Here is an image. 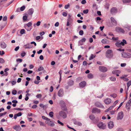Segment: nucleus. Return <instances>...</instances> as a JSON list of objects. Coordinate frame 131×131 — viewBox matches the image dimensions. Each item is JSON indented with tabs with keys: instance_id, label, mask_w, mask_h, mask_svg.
<instances>
[{
	"instance_id": "nucleus-10",
	"label": "nucleus",
	"mask_w": 131,
	"mask_h": 131,
	"mask_svg": "<svg viewBox=\"0 0 131 131\" xmlns=\"http://www.w3.org/2000/svg\"><path fill=\"white\" fill-rule=\"evenodd\" d=\"M46 123L51 126H54L55 125L53 121H50H50H46Z\"/></svg>"
},
{
	"instance_id": "nucleus-15",
	"label": "nucleus",
	"mask_w": 131,
	"mask_h": 131,
	"mask_svg": "<svg viewBox=\"0 0 131 131\" xmlns=\"http://www.w3.org/2000/svg\"><path fill=\"white\" fill-rule=\"evenodd\" d=\"M13 128L16 131H19L21 129L20 126L19 125H15L13 127Z\"/></svg>"
},
{
	"instance_id": "nucleus-14",
	"label": "nucleus",
	"mask_w": 131,
	"mask_h": 131,
	"mask_svg": "<svg viewBox=\"0 0 131 131\" xmlns=\"http://www.w3.org/2000/svg\"><path fill=\"white\" fill-rule=\"evenodd\" d=\"M86 83L85 81H83L80 83L79 85L80 88H83L86 85Z\"/></svg>"
},
{
	"instance_id": "nucleus-56",
	"label": "nucleus",
	"mask_w": 131,
	"mask_h": 131,
	"mask_svg": "<svg viewBox=\"0 0 131 131\" xmlns=\"http://www.w3.org/2000/svg\"><path fill=\"white\" fill-rule=\"evenodd\" d=\"M83 45V43L81 40H80L78 42V45L80 46Z\"/></svg>"
},
{
	"instance_id": "nucleus-18",
	"label": "nucleus",
	"mask_w": 131,
	"mask_h": 131,
	"mask_svg": "<svg viewBox=\"0 0 131 131\" xmlns=\"http://www.w3.org/2000/svg\"><path fill=\"white\" fill-rule=\"evenodd\" d=\"M0 45L2 49H5L7 46L6 44L4 42L0 43Z\"/></svg>"
},
{
	"instance_id": "nucleus-9",
	"label": "nucleus",
	"mask_w": 131,
	"mask_h": 131,
	"mask_svg": "<svg viewBox=\"0 0 131 131\" xmlns=\"http://www.w3.org/2000/svg\"><path fill=\"white\" fill-rule=\"evenodd\" d=\"M100 112L101 110L100 109H98L96 107H94L93 108L92 112L93 113H100Z\"/></svg>"
},
{
	"instance_id": "nucleus-59",
	"label": "nucleus",
	"mask_w": 131,
	"mask_h": 131,
	"mask_svg": "<svg viewBox=\"0 0 131 131\" xmlns=\"http://www.w3.org/2000/svg\"><path fill=\"white\" fill-rule=\"evenodd\" d=\"M117 131H123L124 130L123 128H118L116 129Z\"/></svg>"
},
{
	"instance_id": "nucleus-60",
	"label": "nucleus",
	"mask_w": 131,
	"mask_h": 131,
	"mask_svg": "<svg viewBox=\"0 0 131 131\" xmlns=\"http://www.w3.org/2000/svg\"><path fill=\"white\" fill-rule=\"evenodd\" d=\"M69 17L67 20V21H68L69 22H70L72 20V19L70 17V16L69 15Z\"/></svg>"
},
{
	"instance_id": "nucleus-13",
	"label": "nucleus",
	"mask_w": 131,
	"mask_h": 131,
	"mask_svg": "<svg viewBox=\"0 0 131 131\" xmlns=\"http://www.w3.org/2000/svg\"><path fill=\"white\" fill-rule=\"evenodd\" d=\"M108 126L110 129L112 128L114 126L113 122L112 121H110L107 124Z\"/></svg>"
},
{
	"instance_id": "nucleus-26",
	"label": "nucleus",
	"mask_w": 131,
	"mask_h": 131,
	"mask_svg": "<svg viewBox=\"0 0 131 131\" xmlns=\"http://www.w3.org/2000/svg\"><path fill=\"white\" fill-rule=\"evenodd\" d=\"M32 25V23L31 22H30L27 24H25L24 25V26H26L28 27H31V26Z\"/></svg>"
},
{
	"instance_id": "nucleus-24",
	"label": "nucleus",
	"mask_w": 131,
	"mask_h": 131,
	"mask_svg": "<svg viewBox=\"0 0 131 131\" xmlns=\"http://www.w3.org/2000/svg\"><path fill=\"white\" fill-rule=\"evenodd\" d=\"M59 73L60 74V78L59 80V83H60V81L61 80V74L62 73V70H60L59 72Z\"/></svg>"
},
{
	"instance_id": "nucleus-21",
	"label": "nucleus",
	"mask_w": 131,
	"mask_h": 131,
	"mask_svg": "<svg viewBox=\"0 0 131 131\" xmlns=\"http://www.w3.org/2000/svg\"><path fill=\"white\" fill-rule=\"evenodd\" d=\"M99 121V118L97 117L95 118L92 121L93 123L94 124L97 123Z\"/></svg>"
},
{
	"instance_id": "nucleus-2",
	"label": "nucleus",
	"mask_w": 131,
	"mask_h": 131,
	"mask_svg": "<svg viewBox=\"0 0 131 131\" xmlns=\"http://www.w3.org/2000/svg\"><path fill=\"white\" fill-rule=\"evenodd\" d=\"M97 126L100 129H104L106 128V125L102 122H99L97 124Z\"/></svg>"
},
{
	"instance_id": "nucleus-12",
	"label": "nucleus",
	"mask_w": 131,
	"mask_h": 131,
	"mask_svg": "<svg viewBox=\"0 0 131 131\" xmlns=\"http://www.w3.org/2000/svg\"><path fill=\"white\" fill-rule=\"evenodd\" d=\"M64 94V92L62 89H61L58 91V95L59 97H62Z\"/></svg>"
},
{
	"instance_id": "nucleus-44",
	"label": "nucleus",
	"mask_w": 131,
	"mask_h": 131,
	"mask_svg": "<svg viewBox=\"0 0 131 131\" xmlns=\"http://www.w3.org/2000/svg\"><path fill=\"white\" fill-rule=\"evenodd\" d=\"M25 8V6L24 5L23 6L21 7L20 9V10L21 11H23L24 10Z\"/></svg>"
},
{
	"instance_id": "nucleus-36",
	"label": "nucleus",
	"mask_w": 131,
	"mask_h": 131,
	"mask_svg": "<svg viewBox=\"0 0 131 131\" xmlns=\"http://www.w3.org/2000/svg\"><path fill=\"white\" fill-rule=\"evenodd\" d=\"M131 85V81H129L127 83V90H128L129 86Z\"/></svg>"
},
{
	"instance_id": "nucleus-31",
	"label": "nucleus",
	"mask_w": 131,
	"mask_h": 131,
	"mask_svg": "<svg viewBox=\"0 0 131 131\" xmlns=\"http://www.w3.org/2000/svg\"><path fill=\"white\" fill-rule=\"evenodd\" d=\"M110 79L111 81L114 82L116 81V78L112 76L110 78Z\"/></svg>"
},
{
	"instance_id": "nucleus-43",
	"label": "nucleus",
	"mask_w": 131,
	"mask_h": 131,
	"mask_svg": "<svg viewBox=\"0 0 131 131\" xmlns=\"http://www.w3.org/2000/svg\"><path fill=\"white\" fill-rule=\"evenodd\" d=\"M121 78L123 79V80L124 81H125L126 82L128 81L129 80V79L128 78H125L124 77H121Z\"/></svg>"
},
{
	"instance_id": "nucleus-7",
	"label": "nucleus",
	"mask_w": 131,
	"mask_h": 131,
	"mask_svg": "<svg viewBox=\"0 0 131 131\" xmlns=\"http://www.w3.org/2000/svg\"><path fill=\"white\" fill-rule=\"evenodd\" d=\"M95 106L100 108H104V106L99 102H95Z\"/></svg>"
},
{
	"instance_id": "nucleus-19",
	"label": "nucleus",
	"mask_w": 131,
	"mask_h": 131,
	"mask_svg": "<svg viewBox=\"0 0 131 131\" xmlns=\"http://www.w3.org/2000/svg\"><path fill=\"white\" fill-rule=\"evenodd\" d=\"M116 30L117 31H119L123 33H124L125 32V31L124 30V29L120 27H119L117 28H116Z\"/></svg>"
},
{
	"instance_id": "nucleus-55",
	"label": "nucleus",
	"mask_w": 131,
	"mask_h": 131,
	"mask_svg": "<svg viewBox=\"0 0 131 131\" xmlns=\"http://www.w3.org/2000/svg\"><path fill=\"white\" fill-rule=\"evenodd\" d=\"M84 33L83 31L82 30H80L79 32V35H82Z\"/></svg>"
},
{
	"instance_id": "nucleus-22",
	"label": "nucleus",
	"mask_w": 131,
	"mask_h": 131,
	"mask_svg": "<svg viewBox=\"0 0 131 131\" xmlns=\"http://www.w3.org/2000/svg\"><path fill=\"white\" fill-rule=\"evenodd\" d=\"M59 104L61 107L66 105L65 102L62 100H61L60 101Z\"/></svg>"
},
{
	"instance_id": "nucleus-17",
	"label": "nucleus",
	"mask_w": 131,
	"mask_h": 131,
	"mask_svg": "<svg viewBox=\"0 0 131 131\" xmlns=\"http://www.w3.org/2000/svg\"><path fill=\"white\" fill-rule=\"evenodd\" d=\"M32 47V46L30 43H28L23 46V47L25 49L31 48Z\"/></svg>"
},
{
	"instance_id": "nucleus-39",
	"label": "nucleus",
	"mask_w": 131,
	"mask_h": 131,
	"mask_svg": "<svg viewBox=\"0 0 131 131\" xmlns=\"http://www.w3.org/2000/svg\"><path fill=\"white\" fill-rule=\"evenodd\" d=\"M131 58V54L129 53H127L126 58Z\"/></svg>"
},
{
	"instance_id": "nucleus-48",
	"label": "nucleus",
	"mask_w": 131,
	"mask_h": 131,
	"mask_svg": "<svg viewBox=\"0 0 131 131\" xmlns=\"http://www.w3.org/2000/svg\"><path fill=\"white\" fill-rule=\"evenodd\" d=\"M95 20L96 22L98 23V22L97 21L98 20H101V18L100 17H98L95 18Z\"/></svg>"
},
{
	"instance_id": "nucleus-37",
	"label": "nucleus",
	"mask_w": 131,
	"mask_h": 131,
	"mask_svg": "<svg viewBox=\"0 0 131 131\" xmlns=\"http://www.w3.org/2000/svg\"><path fill=\"white\" fill-rule=\"evenodd\" d=\"M115 45L117 47H121V45H120V42H117L115 43Z\"/></svg>"
},
{
	"instance_id": "nucleus-52",
	"label": "nucleus",
	"mask_w": 131,
	"mask_h": 131,
	"mask_svg": "<svg viewBox=\"0 0 131 131\" xmlns=\"http://www.w3.org/2000/svg\"><path fill=\"white\" fill-rule=\"evenodd\" d=\"M70 6V5L69 4H68L64 6V8L65 9H67Z\"/></svg>"
},
{
	"instance_id": "nucleus-45",
	"label": "nucleus",
	"mask_w": 131,
	"mask_h": 131,
	"mask_svg": "<svg viewBox=\"0 0 131 131\" xmlns=\"http://www.w3.org/2000/svg\"><path fill=\"white\" fill-rule=\"evenodd\" d=\"M49 115L51 117H53V112H50L49 113Z\"/></svg>"
},
{
	"instance_id": "nucleus-33",
	"label": "nucleus",
	"mask_w": 131,
	"mask_h": 131,
	"mask_svg": "<svg viewBox=\"0 0 131 131\" xmlns=\"http://www.w3.org/2000/svg\"><path fill=\"white\" fill-rule=\"evenodd\" d=\"M130 106V103L129 102H128L127 103L126 105V108L127 109H129V108Z\"/></svg>"
},
{
	"instance_id": "nucleus-47",
	"label": "nucleus",
	"mask_w": 131,
	"mask_h": 131,
	"mask_svg": "<svg viewBox=\"0 0 131 131\" xmlns=\"http://www.w3.org/2000/svg\"><path fill=\"white\" fill-rule=\"evenodd\" d=\"M25 30L24 29H22L20 30V34L22 35L23 34L25 33Z\"/></svg>"
},
{
	"instance_id": "nucleus-6",
	"label": "nucleus",
	"mask_w": 131,
	"mask_h": 131,
	"mask_svg": "<svg viewBox=\"0 0 131 131\" xmlns=\"http://www.w3.org/2000/svg\"><path fill=\"white\" fill-rule=\"evenodd\" d=\"M117 11V8L115 7H113L111 9L110 12L111 14L114 15L116 14Z\"/></svg>"
},
{
	"instance_id": "nucleus-23",
	"label": "nucleus",
	"mask_w": 131,
	"mask_h": 131,
	"mask_svg": "<svg viewBox=\"0 0 131 131\" xmlns=\"http://www.w3.org/2000/svg\"><path fill=\"white\" fill-rule=\"evenodd\" d=\"M74 81L71 80H69L68 83V85L70 86L74 84Z\"/></svg>"
},
{
	"instance_id": "nucleus-38",
	"label": "nucleus",
	"mask_w": 131,
	"mask_h": 131,
	"mask_svg": "<svg viewBox=\"0 0 131 131\" xmlns=\"http://www.w3.org/2000/svg\"><path fill=\"white\" fill-rule=\"evenodd\" d=\"M44 69V68L42 66H40L38 69L37 71H40Z\"/></svg>"
},
{
	"instance_id": "nucleus-20",
	"label": "nucleus",
	"mask_w": 131,
	"mask_h": 131,
	"mask_svg": "<svg viewBox=\"0 0 131 131\" xmlns=\"http://www.w3.org/2000/svg\"><path fill=\"white\" fill-rule=\"evenodd\" d=\"M120 43L121 46L122 45V46H124L125 45V44H127V42L126 40L123 39L122 41L120 42Z\"/></svg>"
},
{
	"instance_id": "nucleus-35",
	"label": "nucleus",
	"mask_w": 131,
	"mask_h": 131,
	"mask_svg": "<svg viewBox=\"0 0 131 131\" xmlns=\"http://www.w3.org/2000/svg\"><path fill=\"white\" fill-rule=\"evenodd\" d=\"M24 28L27 31H30L32 29V27L24 26Z\"/></svg>"
},
{
	"instance_id": "nucleus-41",
	"label": "nucleus",
	"mask_w": 131,
	"mask_h": 131,
	"mask_svg": "<svg viewBox=\"0 0 131 131\" xmlns=\"http://www.w3.org/2000/svg\"><path fill=\"white\" fill-rule=\"evenodd\" d=\"M131 0H123V3H129L131 1Z\"/></svg>"
},
{
	"instance_id": "nucleus-11",
	"label": "nucleus",
	"mask_w": 131,
	"mask_h": 131,
	"mask_svg": "<svg viewBox=\"0 0 131 131\" xmlns=\"http://www.w3.org/2000/svg\"><path fill=\"white\" fill-rule=\"evenodd\" d=\"M34 11V9L33 8H31L29 9L27 11L28 15L31 16V17L32 16V15Z\"/></svg>"
},
{
	"instance_id": "nucleus-58",
	"label": "nucleus",
	"mask_w": 131,
	"mask_h": 131,
	"mask_svg": "<svg viewBox=\"0 0 131 131\" xmlns=\"http://www.w3.org/2000/svg\"><path fill=\"white\" fill-rule=\"evenodd\" d=\"M7 19V17L6 16H5L3 17V21H6Z\"/></svg>"
},
{
	"instance_id": "nucleus-25",
	"label": "nucleus",
	"mask_w": 131,
	"mask_h": 131,
	"mask_svg": "<svg viewBox=\"0 0 131 131\" xmlns=\"http://www.w3.org/2000/svg\"><path fill=\"white\" fill-rule=\"evenodd\" d=\"M74 123L75 124L78 125V126H81L82 125V124L80 122L77 121L76 120H74Z\"/></svg>"
},
{
	"instance_id": "nucleus-61",
	"label": "nucleus",
	"mask_w": 131,
	"mask_h": 131,
	"mask_svg": "<svg viewBox=\"0 0 131 131\" xmlns=\"http://www.w3.org/2000/svg\"><path fill=\"white\" fill-rule=\"evenodd\" d=\"M119 102V101L118 100H117L116 101L113 103V105L114 106L116 104L118 103Z\"/></svg>"
},
{
	"instance_id": "nucleus-63",
	"label": "nucleus",
	"mask_w": 131,
	"mask_h": 131,
	"mask_svg": "<svg viewBox=\"0 0 131 131\" xmlns=\"http://www.w3.org/2000/svg\"><path fill=\"white\" fill-rule=\"evenodd\" d=\"M17 117L21 116L22 115V113L21 112H19L17 114H16Z\"/></svg>"
},
{
	"instance_id": "nucleus-50",
	"label": "nucleus",
	"mask_w": 131,
	"mask_h": 131,
	"mask_svg": "<svg viewBox=\"0 0 131 131\" xmlns=\"http://www.w3.org/2000/svg\"><path fill=\"white\" fill-rule=\"evenodd\" d=\"M14 1V0H12V1H10V2L6 4L7 6H8L11 4H12L13 2Z\"/></svg>"
},
{
	"instance_id": "nucleus-54",
	"label": "nucleus",
	"mask_w": 131,
	"mask_h": 131,
	"mask_svg": "<svg viewBox=\"0 0 131 131\" xmlns=\"http://www.w3.org/2000/svg\"><path fill=\"white\" fill-rule=\"evenodd\" d=\"M100 77L103 78V77H106V75L104 74H101L100 75Z\"/></svg>"
},
{
	"instance_id": "nucleus-4",
	"label": "nucleus",
	"mask_w": 131,
	"mask_h": 131,
	"mask_svg": "<svg viewBox=\"0 0 131 131\" xmlns=\"http://www.w3.org/2000/svg\"><path fill=\"white\" fill-rule=\"evenodd\" d=\"M124 116L123 112L122 111H121L118 113L117 117V120H122Z\"/></svg>"
},
{
	"instance_id": "nucleus-57",
	"label": "nucleus",
	"mask_w": 131,
	"mask_h": 131,
	"mask_svg": "<svg viewBox=\"0 0 131 131\" xmlns=\"http://www.w3.org/2000/svg\"><path fill=\"white\" fill-rule=\"evenodd\" d=\"M22 61L23 60L21 59H18L16 60V61L17 62H22Z\"/></svg>"
},
{
	"instance_id": "nucleus-5",
	"label": "nucleus",
	"mask_w": 131,
	"mask_h": 131,
	"mask_svg": "<svg viewBox=\"0 0 131 131\" xmlns=\"http://www.w3.org/2000/svg\"><path fill=\"white\" fill-rule=\"evenodd\" d=\"M99 70L102 72H105L107 71V68L103 66H100L99 67Z\"/></svg>"
},
{
	"instance_id": "nucleus-53",
	"label": "nucleus",
	"mask_w": 131,
	"mask_h": 131,
	"mask_svg": "<svg viewBox=\"0 0 131 131\" xmlns=\"http://www.w3.org/2000/svg\"><path fill=\"white\" fill-rule=\"evenodd\" d=\"M17 91L15 90H13L12 92V94L14 95H16L17 94Z\"/></svg>"
},
{
	"instance_id": "nucleus-42",
	"label": "nucleus",
	"mask_w": 131,
	"mask_h": 131,
	"mask_svg": "<svg viewBox=\"0 0 131 131\" xmlns=\"http://www.w3.org/2000/svg\"><path fill=\"white\" fill-rule=\"evenodd\" d=\"M42 118L46 120V121H50V119H49L47 117H46L45 116H42Z\"/></svg>"
},
{
	"instance_id": "nucleus-32",
	"label": "nucleus",
	"mask_w": 131,
	"mask_h": 131,
	"mask_svg": "<svg viewBox=\"0 0 131 131\" xmlns=\"http://www.w3.org/2000/svg\"><path fill=\"white\" fill-rule=\"evenodd\" d=\"M61 109L63 111H67L68 110V109L67 108V107L66 106V105L62 107H61Z\"/></svg>"
},
{
	"instance_id": "nucleus-30",
	"label": "nucleus",
	"mask_w": 131,
	"mask_h": 131,
	"mask_svg": "<svg viewBox=\"0 0 131 131\" xmlns=\"http://www.w3.org/2000/svg\"><path fill=\"white\" fill-rule=\"evenodd\" d=\"M87 77L89 79H92L93 78V75L91 73L89 74L88 75Z\"/></svg>"
},
{
	"instance_id": "nucleus-62",
	"label": "nucleus",
	"mask_w": 131,
	"mask_h": 131,
	"mask_svg": "<svg viewBox=\"0 0 131 131\" xmlns=\"http://www.w3.org/2000/svg\"><path fill=\"white\" fill-rule=\"evenodd\" d=\"M39 123H40V126H45V125L43 122H41V121H39Z\"/></svg>"
},
{
	"instance_id": "nucleus-40",
	"label": "nucleus",
	"mask_w": 131,
	"mask_h": 131,
	"mask_svg": "<svg viewBox=\"0 0 131 131\" xmlns=\"http://www.w3.org/2000/svg\"><path fill=\"white\" fill-rule=\"evenodd\" d=\"M107 40L106 39H102L101 40V42L103 43H106L107 42Z\"/></svg>"
},
{
	"instance_id": "nucleus-29",
	"label": "nucleus",
	"mask_w": 131,
	"mask_h": 131,
	"mask_svg": "<svg viewBox=\"0 0 131 131\" xmlns=\"http://www.w3.org/2000/svg\"><path fill=\"white\" fill-rule=\"evenodd\" d=\"M28 16V14H27L26 15L23 16V20L25 21H26Z\"/></svg>"
},
{
	"instance_id": "nucleus-64",
	"label": "nucleus",
	"mask_w": 131,
	"mask_h": 131,
	"mask_svg": "<svg viewBox=\"0 0 131 131\" xmlns=\"http://www.w3.org/2000/svg\"><path fill=\"white\" fill-rule=\"evenodd\" d=\"M126 28H127L129 30H131V26H128Z\"/></svg>"
},
{
	"instance_id": "nucleus-49",
	"label": "nucleus",
	"mask_w": 131,
	"mask_h": 131,
	"mask_svg": "<svg viewBox=\"0 0 131 131\" xmlns=\"http://www.w3.org/2000/svg\"><path fill=\"white\" fill-rule=\"evenodd\" d=\"M95 57V56H94V55L93 54H92L91 55L90 57L89 58V60H91L93 59Z\"/></svg>"
},
{
	"instance_id": "nucleus-16",
	"label": "nucleus",
	"mask_w": 131,
	"mask_h": 131,
	"mask_svg": "<svg viewBox=\"0 0 131 131\" xmlns=\"http://www.w3.org/2000/svg\"><path fill=\"white\" fill-rule=\"evenodd\" d=\"M111 102V100L109 98H107L104 100V102L106 104H109Z\"/></svg>"
},
{
	"instance_id": "nucleus-8",
	"label": "nucleus",
	"mask_w": 131,
	"mask_h": 131,
	"mask_svg": "<svg viewBox=\"0 0 131 131\" xmlns=\"http://www.w3.org/2000/svg\"><path fill=\"white\" fill-rule=\"evenodd\" d=\"M111 23L113 26H116L117 25V21L113 17H112L111 18Z\"/></svg>"
},
{
	"instance_id": "nucleus-46",
	"label": "nucleus",
	"mask_w": 131,
	"mask_h": 131,
	"mask_svg": "<svg viewBox=\"0 0 131 131\" xmlns=\"http://www.w3.org/2000/svg\"><path fill=\"white\" fill-rule=\"evenodd\" d=\"M5 62V60L3 58H0V63L2 64L4 63Z\"/></svg>"
},
{
	"instance_id": "nucleus-3",
	"label": "nucleus",
	"mask_w": 131,
	"mask_h": 131,
	"mask_svg": "<svg viewBox=\"0 0 131 131\" xmlns=\"http://www.w3.org/2000/svg\"><path fill=\"white\" fill-rule=\"evenodd\" d=\"M59 114L60 116L64 119L67 117L66 113L63 111H61L59 112Z\"/></svg>"
},
{
	"instance_id": "nucleus-1",
	"label": "nucleus",
	"mask_w": 131,
	"mask_h": 131,
	"mask_svg": "<svg viewBox=\"0 0 131 131\" xmlns=\"http://www.w3.org/2000/svg\"><path fill=\"white\" fill-rule=\"evenodd\" d=\"M114 55L113 51L111 50H108L105 52L106 57L109 59H111L112 58Z\"/></svg>"
},
{
	"instance_id": "nucleus-28",
	"label": "nucleus",
	"mask_w": 131,
	"mask_h": 131,
	"mask_svg": "<svg viewBox=\"0 0 131 131\" xmlns=\"http://www.w3.org/2000/svg\"><path fill=\"white\" fill-rule=\"evenodd\" d=\"M120 73V71L118 70H113L112 71V73L113 74H115L116 73Z\"/></svg>"
},
{
	"instance_id": "nucleus-51",
	"label": "nucleus",
	"mask_w": 131,
	"mask_h": 131,
	"mask_svg": "<svg viewBox=\"0 0 131 131\" xmlns=\"http://www.w3.org/2000/svg\"><path fill=\"white\" fill-rule=\"evenodd\" d=\"M89 12V10L88 9H86L84 10L83 11V12L84 14H86L88 13Z\"/></svg>"
},
{
	"instance_id": "nucleus-34",
	"label": "nucleus",
	"mask_w": 131,
	"mask_h": 131,
	"mask_svg": "<svg viewBox=\"0 0 131 131\" xmlns=\"http://www.w3.org/2000/svg\"><path fill=\"white\" fill-rule=\"evenodd\" d=\"M89 117L91 120H92V121H93L95 118V117L94 115H90L89 116Z\"/></svg>"
},
{
	"instance_id": "nucleus-27",
	"label": "nucleus",
	"mask_w": 131,
	"mask_h": 131,
	"mask_svg": "<svg viewBox=\"0 0 131 131\" xmlns=\"http://www.w3.org/2000/svg\"><path fill=\"white\" fill-rule=\"evenodd\" d=\"M127 53H126L124 52H123L122 53V57L123 58H126Z\"/></svg>"
}]
</instances>
